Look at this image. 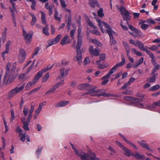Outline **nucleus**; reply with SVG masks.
Listing matches in <instances>:
<instances>
[{"instance_id": "nucleus-16", "label": "nucleus", "mask_w": 160, "mask_h": 160, "mask_svg": "<svg viewBox=\"0 0 160 160\" xmlns=\"http://www.w3.org/2000/svg\"><path fill=\"white\" fill-rule=\"evenodd\" d=\"M90 53L93 55L98 56L100 55L99 50L97 48L94 49L93 47L90 46L88 49Z\"/></svg>"}, {"instance_id": "nucleus-5", "label": "nucleus", "mask_w": 160, "mask_h": 160, "mask_svg": "<svg viewBox=\"0 0 160 160\" xmlns=\"http://www.w3.org/2000/svg\"><path fill=\"white\" fill-rule=\"evenodd\" d=\"M96 19L97 21V22H98V26L100 28L101 31L103 33H104V31L103 30L102 26L101 24L102 23L104 26H105V27H106V28H107V32L108 34V33H109V32H110V33H116V32H115L114 31H113L112 30V29L110 27L109 24H108L107 23H106V22H102L101 21L98 19L96 18Z\"/></svg>"}, {"instance_id": "nucleus-31", "label": "nucleus", "mask_w": 160, "mask_h": 160, "mask_svg": "<svg viewBox=\"0 0 160 160\" xmlns=\"http://www.w3.org/2000/svg\"><path fill=\"white\" fill-rule=\"evenodd\" d=\"M152 75V74H151ZM153 76L149 78H147V81L149 82H153L155 81L156 76L158 75L157 74H152Z\"/></svg>"}, {"instance_id": "nucleus-14", "label": "nucleus", "mask_w": 160, "mask_h": 160, "mask_svg": "<svg viewBox=\"0 0 160 160\" xmlns=\"http://www.w3.org/2000/svg\"><path fill=\"white\" fill-rule=\"evenodd\" d=\"M20 91V88L16 87L10 92L8 94V97L11 98L16 95Z\"/></svg>"}, {"instance_id": "nucleus-24", "label": "nucleus", "mask_w": 160, "mask_h": 160, "mask_svg": "<svg viewBox=\"0 0 160 160\" xmlns=\"http://www.w3.org/2000/svg\"><path fill=\"white\" fill-rule=\"evenodd\" d=\"M89 42H92L98 46L101 47L103 45L102 44L101 42L96 39H94L91 38H89Z\"/></svg>"}, {"instance_id": "nucleus-43", "label": "nucleus", "mask_w": 160, "mask_h": 160, "mask_svg": "<svg viewBox=\"0 0 160 160\" xmlns=\"http://www.w3.org/2000/svg\"><path fill=\"white\" fill-rule=\"evenodd\" d=\"M58 12L57 10H55V14L54 15V18L56 20L58 21H60L61 19V18L60 17H58Z\"/></svg>"}, {"instance_id": "nucleus-18", "label": "nucleus", "mask_w": 160, "mask_h": 160, "mask_svg": "<svg viewBox=\"0 0 160 160\" xmlns=\"http://www.w3.org/2000/svg\"><path fill=\"white\" fill-rule=\"evenodd\" d=\"M69 70V69L66 70L64 68H61L60 70V72L61 77H65L68 74Z\"/></svg>"}, {"instance_id": "nucleus-32", "label": "nucleus", "mask_w": 160, "mask_h": 160, "mask_svg": "<svg viewBox=\"0 0 160 160\" xmlns=\"http://www.w3.org/2000/svg\"><path fill=\"white\" fill-rule=\"evenodd\" d=\"M122 149L125 152L124 153L125 155L127 157H130L131 156H132L133 154L130 150L125 147H124Z\"/></svg>"}, {"instance_id": "nucleus-36", "label": "nucleus", "mask_w": 160, "mask_h": 160, "mask_svg": "<svg viewBox=\"0 0 160 160\" xmlns=\"http://www.w3.org/2000/svg\"><path fill=\"white\" fill-rule=\"evenodd\" d=\"M30 15L32 17V20L31 22L32 26H33L35 24L37 21V19L35 16L33 14L29 13Z\"/></svg>"}, {"instance_id": "nucleus-44", "label": "nucleus", "mask_w": 160, "mask_h": 160, "mask_svg": "<svg viewBox=\"0 0 160 160\" xmlns=\"http://www.w3.org/2000/svg\"><path fill=\"white\" fill-rule=\"evenodd\" d=\"M3 122L4 123V126L5 128V130L4 131V133H6L8 131L9 128L7 124V123L5 118H3Z\"/></svg>"}, {"instance_id": "nucleus-21", "label": "nucleus", "mask_w": 160, "mask_h": 160, "mask_svg": "<svg viewBox=\"0 0 160 160\" xmlns=\"http://www.w3.org/2000/svg\"><path fill=\"white\" fill-rule=\"evenodd\" d=\"M120 136L123 139V140L128 144L130 145L131 146H132L135 149H137V147L136 146L132 143L130 141L128 140L127 138L124 137L122 135L121 133L119 134Z\"/></svg>"}, {"instance_id": "nucleus-35", "label": "nucleus", "mask_w": 160, "mask_h": 160, "mask_svg": "<svg viewBox=\"0 0 160 160\" xmlns=\"http://www.w3.org/2000/svg\"><path fill=\"white\" fill-rule=\"evenodd\" d=\"M137 159H144L145 158L144 155L140 154L138 152H136L135 153L133 154V155Z\"/></svg>"}, {"instance_id": "nucleus-34", "label": "nucleus", "mask_w": 160, "mask_h": 160, "mask_svg": "<svg viewBox=\"0 0 160 160\" xmlns=\"http://www.w3.org/2000/svg\"><path fill=\"white\" fill-rule=\"evenodd\" d=\"M58 88H59L58 86L56 84L55 85L53 86L49 91H47L46 93L45 94L46 95H48L51 92H54Z\"/></svg>"}, {"instance_id": "nucleus-41", "label": "nucleus", "mask_w": 160, "mask_h": 160, "mask_svg": "<svg viewBox=\"0 0 160 160\" xmlns=\"http://www.w3.org/2000/svg\"><path fill=\"white\" fill-rule=\"evenodd\" d=\"M160 87V85L158 84H157L154 85L152 87H151L149 89L150 91H154L158 89Z\"/></svg>"}, {"instance_id": "nucleus-27", "label": "nucleus", "mask_w": 160, "mask_h": 160, "mask_svg": "<svg viewBox=\"0 0 160 160\" xmlns=\"http://www.w3.org/2000/svg\"><path fill=\"white\" fill-rule=\"evenodd\" d=\"M122 43L126 50L127 54H129L130 48L128 44L125 41H123Z\"/></svg>"}, {"instance_id": "nucleus-23", "label": "nucleus", "mask_w": 160, "mask_h": 160, "mask_svg": "<svg viewBox=\"0 0 160 160\" xmlns=\"http://www.w3.org/2000/svg\"><path fill=\"white\" fill-rule=\"evenodd\" d=\"M26 54L25 51L22 49H21V63L24 62L26 58Z\"/></svg>"}, {"instance_id": "nucleus-60", "label": "nucleus", "mask_w": 160, "mask_h": 160, "mask_svg": "<svg viewBox=\"0 0 160 160\" xmlns=\"http://www.w3.org/2000/svg\"><path fill=\"white\" fill-rule=\"evenodd\" d=\"M42 108L41 107V106H39L38 108L35 111V113L36 114H39L41 111Z\"/></svg>"}, {"instance_id": "nucleus-11", "label": "nucleus", "mask_w": 160, "mask_h": 160, "mask_svg": "<svg viewBox=\"0 0 160 160\" xmlns=\"http://www.w3.org/2000/svg\"><path fill=\"white\" fill-rule=\"evenodd\" d=\"M62 35L61 34H59L55 38H53L52 39H50L48 41V44L46 46V48H48L49 47L52 46L54 44H56L58 42L60 39L62 38Z\"/></svg>"}, {"instance_id": "nucleus-63", "label": "nucleus", "mask_w": 160, "mask_h": 160, "mask_svg": "<svg viewBox=\"0 0 160 160\" xmlns=\"http://www.w3.org/2000/svg\"><path fill=\"white\" fill-rule=\"evenodd\" d=\"M62 6L63 8H65L66 6L65 1L64 0H60Z\"/></svg>"}, {"instance_id": "nucleus-49", "label": "nucleus", "mask_w": 160, "mask_h": 160, "mask_svg": "<svg viewBox=\"0 0 160 160\" xmlns=\"http://www.w3.org/2000/svg\"><path fill=\"white\" fill-rule=\"evenodd\" d=\"M100 59L98 61H100V62L101 61L104 60L106 58V54L105 53H103L101 54L100 57Z\"/></svg>"}, {"instance_id": "nucleus-13", "label": "nucleus", "mask_w": 160, "mask_h": 160, "mask_svg": "<svg viewBox=\"0 0 160 160\" xmlns=\"http://www.w3.org/2000/svg\"><path fill=\"white\" fill-rule=\"evenodd\" d=\"M39 74L36 75L34 78L33 79L32 82H29L26 85V89L27 90H29L31 87L33 85L35 84L38 81L39 78H40L38 76H39Z\"/></svg>"}, {"instance_id": "nucleus-52", "label": "nucleus", "mask_w": 160, "mask_h": 160, "mask_svg": "<svg viewBox=\"0 0 160 160\" xmlns=\"http://www.w3.org/2000/svg\"><path fill=\"white\" fill-rule=\"evenodd\" d=\"M28 110V108H27L26 106H25L23 111V112L24 116H27V115Z\"/></svg>"}, {"instance_id": "nucleus-59", "label": "nucleus", "mask_w": 160, "mask_h": 160, "mask_svg": "<svg viewBox=\"0 0 160 160\" xmlns=\"http://www.w3.org/2000/svg\"><path fill=\"white\" fill-rule=\"evenodd\" d=\"M41 88V86L37 87V88L34 89L30 91V93L31 94L33 92H36L37 91H38V90H39Z\"/></svg>"}, {"instance_id": "nucleus-1", "label": "nucleus", "mask_w": 160, "mask_h": 160, "mask_svg": "<svg viewBox=\"0 0 160 160\" xmlns=\"http://www.w3.org/2000/svg\"><path fill=\"white\" fill-rule=\"evenodd\" d=\"M78 88L80 90H86L89 91L84 94V95L90 94L92 96H103L104 97H110L111 94L110 93H105L102 92V90L96 89V86H92L89 84L84 83L78 85Z\"/></svg>"}, {"instance_id": "nucleus-9", "label": "nucleus", "mask_w": 160, "mask_h": 160, "mask_svg": "<svg viewBox=\"0 0 160 160\" xmlns=\"http://www.w3.org/2000/svg\"><path fill=\"white\" fill-rule=\"evenodd\" d=\"M136 46H138V48L142 51H144L148 54L149 57L153 54V53L150 50L144 47L143 43L140 41H136Z\"/></svg>"}, {"instance_id": "nucleus-22", "label": "nucleus", "mask_w": 160, "mask_h": 160, "mask_svg": "<svg viewBox=\"0 0 160 160\" xmlns=\"http://www.w3.org/2000/svg\"><path fill=\"white\" fill-rule=\"evenodd\" d=\"M132 98L133 101L134 103L142 106H143V104L141 103L140 102H142L143 100H144V98Z\"/></svg>"}, {"instance_id": "nucleus-17", "label": "nucleus", "mask_w": 160, "mask_h": 160, "mask_svg": "<svg viewBox=\"0 0 160 160\" xmlns=\"http://www.w3.org/2000/svg\"><path fill=\"white\" fill-rule=\"evenodd\" d=\"M52 66L50 67H49V66H48L46 68H45L42 69L41 71H39L38 72V73L37 74V75H38V74L39 76L38 77L40 78L42 75L43 73L51 69L52 68Z\"/></svg>"}, {"instance_id": "nucleus-54", "label": "nucleus", "mask_w": 160, "mask_h": 160, "mask_svg": "<svg viewBox=\"0 0 160 160\" xmlns=\"http://www.w3.org/2000/svg\"><path fill=\"white\" fill-rule=\"evenodd\" d=\"M120 25L124 30L127 31L128 30V29L127 27L126 26L123 24V23L122 21H121Z\"/></svg>"}, {"instance_id": "nucleus-37", "label": "nucleus", "mask_w": 160, "mask_h": 160, "mask_svg": "<svg viewBox=\"0 0 160 160\" xmlns=\"http://www.w3.org/2000/svg\"><path fill=\"white\" fill-rule=\"evenodd\" d=\"M89 4L91 7L92 8H94L95 6L98 4L96 0H90Z\"/></svg>"}, {"instance_id": "nucleus-7", "label": "nucleus", "mask_w": 160, "mask_h": 160, "mask_svg": "<svg viewBox=\"0 0 160 160\" xmlns=\"http://www.w3.org/2000/svg\"><path fill=\"white\" fill-rule=\"evenodd\" d=\"M149 57L151 58V62L152 63L154 66V67L153 68L152 70L151 74H155V72L157 70L159 69L160 66L159 64L157 65V63L156 60V58L153 54L151 55Z\"/></svg>"}, {"instance_id": "nucleus-2", "label": "nucleus", "mask_w": 160, "mask_h": 160, "mask_svg": "<svg viewBox=\"0 0 160 160\" xmlns=\"http://www.w3.org/2000/svg\"><path fill=\"white\" fill-rule=\"evenodd\" d=\"M121 62L117 63L110 70L109 72L107 75L104 76L102 78V80H103V81L102 82V85H106L109 81L108 79L110 78L111 75L114 72L116 71L118 68L121 67L125 63L126 61L124 56L123 54H122L121 55Z\"/></svg>"}, {"instance_id": "nucleus-10", "label": "nucleus", "mask_w": 160, "mask_h": 160, "mask_svg": "<svg viewBox=\"0 0 160 160\" xmlns=\"http://www.w3.org/2000/svg\"><path fill=\"white\" fill-rule=\"evenodd\" d=\"M136 46H138V48L142 51H144L148 54L149 57L153 54V53L150 50L144 47L143 43L140 41H136Z\"/></svg>"}, {"instance_id": "nucleus-42", "label": "nucleus", "mask_w": 160, "mask_h": 160, "mask_svg": "<svg viewBox=\"0 0 160 160\" xmlns=\"http://www.w3.org/2000/svg\"><path fill=\"white\" fill-rule=\"evenodd\" d=\"M29 1L32 2L31 8L32 9L35 10V6L36 5V2L35 0H29Z\"/></svg>"}, {"instance_id": "nucleus-20", "label": "nucleus", "mask_w": 160, "mask_h": 160, "mask_svg": "<svg viewBox=\"0 0 160 160\" xmlns=\"http://www.w3.org/2000/svg\"><path fill=\"white\" fill-rule=\"evenodd\" d=\"M138 143L140 144L142 147L146 148L147 150L151 151L152 150L148 146V145L146 141L144 140H142L141 141H138Z\"/></svg>"}, {"instance_id": "nucleus-6", "label": "nucleus", "mask_w": 160, "mask_h": 160, "mask_svg": "<svg viewBox=\"0 0 160 160\" xmlns=\"http://www.w3.org/2000/svg\"><path fill=\"white\" fill-rule=\"evenodd\" d=\"M33 34V32L31 31L27 33L24 29L23 28L22 35L27 44L29 45L31 43Z\"/></svg>"}, {"instance_id": "nucleus-64", "label": "nucleus", "mask_w": 160, "mask_h": 160, "mask_svg": "<svg viewBox=\"0 0 160 160\" xmlns=\"http://www.w3.org/2000/svg\"><path fill=\"white\" fill-rule=\"evenodd\" d=\"M51 33L52 34H54V33L55 31V29L54 27L52 25H51Z\"/></svg>"}, {"instance_id": "nucleus-39", "label": "nucleus", "mask_w": 160, "mask_h": 160, "mask_svg": "<svg viewBox=\"0 0 160 160\" xmlns=\"http://www.w3.org/2000/svg\"><path fill=\"white\" fill-rule=\"evenodd\" d=\"M68 38V35H66L61 40L60 42L61 44L62 45L65 44L66 43V42Z\"/></svg>"}, {"instance_id": "nucleus-28", "label": "nucleus", "mask_w": 160, "mask_h": 160, "mask_svg": "<svg viewBox=\"0 0 160 160\" xmlns=\"http://www.w3.org/2000/svg\"><path fill=\"white\" fill-rule=\"evenodd\" d=\"M88 153H85L84 152H82L80 153V155L79 157H80V158L82 160H89L88 158Z\"/></svg>"}, {"instance_id": "nucleus-19", "label": "nucleus", "mask_w": 160, "mask_h": 160, "mask_svg": "<svg viewBox=\"0 0 160 160\" xmlns=\"http://www.w3.org/2000/svg\"><path fill=\"white\" fill-rule=\"evenodd\" d=\"M69 103L68 101H62L56 104L55 105V107L56 108L64 107Z\"/></svg>"}, {"instance_id": "nucleus-45", "label": "nucleus", "mask_w": 160, "mask_h": 160, "mask_svg": "<svg viewBox=\"0 0 160 160\" xmlns=\"http://www.w3.org/2000/svg\"><path fill=\"white\" fill-rule=\"evenodd\" d=\"M11 116L10 119V121L11 122H12L15 118L14 112L13 110H11Z\"/></svg>"}, {"instance_id": "nucleus-48", "label": "nucleus", "mask_w": 160, "mask_h": 160, "mask_svg": "<svg viewBox=\"0 0 160 160\" xmlns=\"http://www.w3.org/2000/svg\"><path fill=\"white\" fill-rule=\"evenodd\" d=\"M146 23L154 24H155V22L152 19L150 18L146 20Z\"/></svg>"}, {"instance_id": "nucleus-38", "label": "nucleus", "mask_w": 160, "mask_h": 160, "mask_svg": "<svg viewBox=\"0 0 160 160\" xmlns=\"http://www.w3.org/2000/svg\"><path fill=\"white\" fill-rule=\"evenodd\" d=\"M48 30V25H46V27L43 28V33L47 36H48L49 34Z\"/></svg>"}, {"instance_id": "nucleus-58", "label": "nucleus", "mask_w": 160, "mask_h": 160, "mask_svg": "<svg viewBox=\"0 0 160 160\" xmlns=\"http://www.w3.org/2000/svg\"><path fill=\"white\" fill-rule=\"evenodd\" d=\"M149 26V25L145 24L143 23L141 25V28L144 30H146Z\"/></svg>"}, {"instance_id": "nucleus-12", "label": "nucleus", "mask_w": 160, "mask_h": 160, "mask_svg": "<svg viewBox=\"0 0 160 160\" xmlns=\"http://www.w3.org/2000/svg\"><path fill=\"white\" fill-rule=\"evenodd\" d=\"M31 119H28V118H27L26 119L24 118H22L21 121L23 124L22 128L24 130L27 131L29 130L28 125L30 123Z\"/></svg>"}, {"instance_id": "nucleus-62", "label": "nucleus", "mask_w": 160, "mask_h": 160, "mask_svg": "<svg viewBox=\"0 0 160 160\" xmlns=\"http://www.w3.org/2000/svg\"><path fill=\"white\" fill-rule=\"evenodd\" d=\"M133 98L132 97L130 96H126L124 97V100L127 101H130L132 100L133 101Z\"/></svg>"}, {"instance_id": "nucleus-3", "label": "nucleus", "mask_w": 160, "mask_h": 160, "mask_svg": "<svg viewBox=\"0 0 160 160\" xmlns=\"http://www.w3.org/2000/svg\"><path fill=\"white\" fill-rule=\"evenodd\" d=\"M78 31L77 37L78 38V40L77 44L76 47L77 55L76 57H74V59L75 60V59H76L79 64L80 65L82 63V55L80 50V48L82 43V37L80 35L82 32L81 28L79 27L78 29Z\"/></svg>"}, {"instance_id": "nucleus-40", "label": "nucleus", "mask_w": 160, "mask_h": 160, "mask_svg": "<svg viewBox=\"0 0 160 160\" xmlns=\"http://www.w3.org/2000/svg\"><path fill=\"white\" fill-rule=\"evenodd\" d=\"M103 10L102 8H100L98 12V16L101 18H102L104 16V14L103 12Z\"/></svg>"}, {"instance_id": "nucleus-4", "label": "nucleus", "mask_w": 160, "mask_h": 160, "mask_svg": "<svg viewBox=\"0 0 160 160\" xmlns=\"http://www.w3.org/2000/svg\"><path fill=\"white\" fill-rule=\"evenodd\" d=\"M12 64V63L10 62H8L6 64L5 67V73L3 78L2 81V84L4 85H6L7 84H10L12 82L13 80L18 75V74H17L13 78V79H11L10 76H9Z\"/></svg>"}, {"instance_id": "nucleus-33", "label": "nucleus", "mask_w": 160, "mask_h": 160, "mask_svg": "<svg viewBox=\"0 0 160 160\" xmlns=\"http://www.w3.org/2000/svg\"><path fill=\"white\" fill-rule=\"evenodd\" d=\"M41 13V21L42 23L44 25H46L47 22L45 18V13L43 12L40 11Z\"/></svg>"}, {"instance_id": "nucleus-25", "label": "nucleus", "mask_w": 160, "mask_h": 160, "mask_svg": "<svg viewBox=\"0 0 160 160\" xmlns=\"http://www.w3.org/2000/svg\"><path fill=\"white\" fill-rule=\"evenodd\" d=\"M45 8L49 10V15H51L53 13L52 7L50 5H49L48 2H46L45 5Z\"/></svg>"}, {"instance_id": "nucleus-30", "label": "nucleus", "mask_w": 160, "mask_h": 160, "mask_svg": "<svg viewBox=\"0 0 160 160\" xmlns=\"http://www.w3.org/2000/svg\"><path fill=\"white\" fill-rule=\"evenodd\" d=\"M12 5V8H11V7L10 8V9L11 10V13L12 14V17L13 18V19H14L15 18V15L14 13V12L16 11V7L15 6V4L14 2H11Z\"/></svg>"}, {"instance_id": "nucleus-29", "label": "nucleus", "mask_w": 160, "mask_h": 160, "mask_svg": "<svg viewBox=\"0 0 160 160\" xmlns=\"http://www.w3.org/2000/svg\"><path fill=\"white\" fill-rule=\"evenodd\" d=\"M129 28L132 31H134L136 33L138 34L139 35H141L142 34V32L139 31L138 29L134 28L131 25H129L128 26Z\"/></svg>"}, {"instance_id": "nucleus-61", "label": "nucleus", "mask_w": 160, "mask_h": 160, "mask_svg": "<svg viewBox=\"0 0 160 160\" xmlns=\"http://www.w3.org/2000/svg\"><path fill=\"white\" fill-rule=\"evenodd\" d=\"M75 31L76 29H73V30H72L70 32V35L72 39H73L74 38V35L75 32Z\"/></svg>"}, {"instance_id": "nucleus-55", "label": "nucleus", "mask_w": 160, "mask_h": 160, "mask_svg": "<svg viewBox=\"0 0 160 160\" xmlns=\"http://www.w3.org/2000/svg\"><path fill=\"white\" fill-rule=\"evenodd\" d=\"M97 63L98 65V68L100 69H102L105 68V66H103L102 65L100 64V61H97Z\"/></svg>"}, {"instance_id": "nucleus-47", "label": "nucleus", "mask_w": 160, "mask_h": 160, "mask_svg": "<svg viewBox=\"0 0 160 160\" xmlns=\"http://www.w3.org/2000/svg\"><path fill=\"white\" fill-rule=\"evenodd\" d=\"M49 76V73H47L44 76L42 79V82H46L48 80Z\"/></svg>"}, {"instance_id": "nucleus-26", "label": "nucleus", "mask_w": 160, "mask_h": 160, "mask_svg": "<svg viewBox=\"0 0 160 160\" xmlns=\"http://www.w3.org/2000/svg\"><path fill=\"white\" fill-rule=\"evenodd\" d=\"M113 34H116V33H108V34L110 38V42L111 45L115 44L116 43V41L114 39L113 37Z\"/></svg>"}, {"instance_id": "nucleus-15", "label": "nucleus", "mask_w": 160, "mask_h": 160, "mask_svg": "<svg viewBox=\"0 0 160 160\" xmlns=\"http://www.w3.org/2000/svg\"><path fill=\"white\" fill-rule=\"evenodd\" d=\"M11 41H8L6 43L5 50L3 51L2 53V56L3 60H5V54L8 53L9 52V47L11 44Z\"/></svg>"}, {"instance_id": "nucleus-46", "label": "nucleus", "mask_w": 160, "mask_h": 160, "mask_svg": "<svg viewBox=\"0 0 160 160\" xmlns=\"http://www.w3.org/2000/svg\"><path fill=\"white\" fill-rule=\"evenodd\" d=\"M158 47H158V46H156L155 45H153L150 47L148 48L152 51H155L157 50Z\"/></svg>"}, {"instance_id": "nucleus-50", "label": "nucleus", "mask_w": 160, "mask_h": 160, "mask_svg": "<svg viewBox=\"0 0 160 160\" xmlns=\"http://www.w3.org/2000/svg\"><path fill=\"white\" fill-rule=\"evenodd\" d=\"M88 24L90 27H91L92 28L95 29H97V27L96 26L93 25L92 22L90 21L89 19L88 18Z\"/></svg>"}, {"instance_id": "nucleus-57", "label": "nucleus", "mask_w": 160, "mask_h": 160, "mask_svg": "<svg viewBox=\"0 0 160 160\" xmlns=\"http://www.w3.org/2000/svg\"><path fill=\"white\" fill-rule=\"evenodd\" d=\"M89 62L90 61L89 58L88 57H86L84 60L83 64L84 65H86L89 63Z\"/></svg>"}, {"instance_id": "nucleus-53", "label": "nucleus", "mask_w": 160, "mask_h": 160, "mask_svg": "<svg viewBox=\"0 0 160 160\" xmlns=\"http://www.w3.org/2000/svg\"><path fill=\"white\" fill-rule=\"evenodd\" d=\"M7 32V29L6 28L5 30L3 32L2 34V38L3 39L5 40Z\"/></svg>"}, {"instance_id": "nucleus-51", "label": "nucleus", "mask_w": 160, "mask_h": 160, "mask_svg": "<svg viewBox=\"0 0 160 160\" xmlns=\"http://www.w3.org/2000/svg\"><path fill=\"white\" fill-rule=\"evenodd\" d=\"M71 24V17L70 15L68 17V22L67 24V26L68 28H70V26Z\"/></svg>"}, {"instance_id": "nucleus-56", "label": "nucleus", "mask_w": 160, "mask_h": 160, "mask_svg": "<svg viewBox=\"0 0 160 160\" xmlns=\"http://www.w3.org/2000/svg\"><path fill=\"white\" fill-rule=\"evenodd\" d=\"M40 50L39 48H37L35 49L34 52L33 53L32 56V58H33L34 56L36 55L39 52Z\"/></svg>"}, {"instance_id": "nucleus-8", "label": "nucleus", "mask_w": 160, "mask_h": 160, "mask_svg": "<svg viewBox=\"0 0 160 160\" xmlns=\"http://www.w3.org/2000/svg\"><path fill=\"white\" fill-rule=\"evenodd\" d=\"M121 14L122 15L123 20L127 21L128 20H130L131 17L130 16L129 12L123 6H122L119 8Z\"/></svg>"}]
</instances>
